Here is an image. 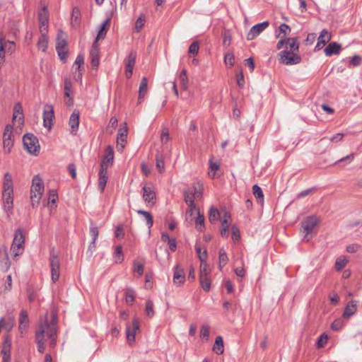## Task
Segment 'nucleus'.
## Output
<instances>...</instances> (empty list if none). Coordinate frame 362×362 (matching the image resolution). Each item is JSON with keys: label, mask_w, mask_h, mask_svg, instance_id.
<instances>
[{"label": "nucleus", "mask_w": 362, "mask_h": 362, "mask_svg": "<svg viewBox=\"0 0 362 362\" xmlns=\"http://www.w3.org/2000/svg\"><path fill=\"white\" fill-rule=\"evenodd\" d=\"M139 329V321L137 318H134L132 321V327L127 326L126 329L127 339L129 344L135 341V334L137 330Z\"/></svg>", "instance_id": "nucleus-12"}, {"label": "nucleus", "mask_w": 362, "mask_h": 362, "mask_svg": "<svg viewBox=\"0 0 362 362\" xmlns=\"http://www.w3.org/2000/svg\"><path fill=\"white\" fill-rule=\"evenodd\" d=\"M79 118H80V112L78 110L75 109L71 113L69 120V124L71 128V132L72 134H76L79 125Z\"/></svg>", "instance_id": "nucleus-13"}, {"label": "nucleus", "mask_w": 362, "mask_h": 362, "mask_svg": "<svg viewBox=\"0 0 362 362\" xmlns=\"http://www.w3.org/2000/svg\"><path fill=\"white\" fill-rule=\"evenodd\" d=\"M136 52L134 51H131L124 59L125 73H126V77L127 78H131V76L132 75L134 66L136 63Z\"/></svg>", "instance_id": "nucleus-7"}, {"label": "nucleus", "mask_w": 362, "mask_h": 362, "mask_svg": "<svg viewBox=\"0 0 362 362\" xmlns=\"http://www.w3.org/2000/svg\"><path fill=\"white\" fill-rule=\"evenodd\" d=\"M13 145V141L11 139H3L4 151L6 153L11 152V148Z\"/></svg>", "instance_id": "nucleus-52"}, {"label": "nucleus", "mask_w": 362, "mask_h": 362, "mask_svg": "<svg viewBox=\"0 0 362 362\" xmlns=\"http://www.w3.org/2000/svg\"><path fill=\"white\" fill-rule=\"evenodd\" d=\"M252 192H253L254 196L257 199H259L262 201L263 200L264 194H263V192H262V189H261V187L259 186H258L257 185H253V187H252Z\"/></svg>", "instance_id": "nucleus-49"}, {"label": "nucleus", "mask_w": 362, "mask_h": 362, "mask_svg": "<svg viewBox=\"0 0 362 362\" xmlns=\"http://www.w3.org/2000/svg\"><path fill=\"white\" fill-rule=\"evenodd\" d=\"M169 139H170V136H169L168 129L165 128L163 129V132L161 134V136H160L161 142L163 144H165L169 141Z\"/></svg>", "instance_id": "nucleus-64"}, {"label": "nucleus", "mask_w": 362, "mask_h": 362, "mask_svg": "<svg viewBox=\"0 0 362 362\" xmlns=\"http://www.w3.org/2000/svg\"><path fill=\"white\" fill-rule=\"evenodd\" d=\"M236 79H237L238 86L240 88H243L245 86V79H244V75H243V73L242 71H240L238 73H237Z\"/></svg>", "instance_id": "nucleus-60"}, {"label": "nucleus", "mask_w": 362, "mask_h": 362, "mask_svg": "<svg viewBox=\"0 0 362 362\" xmlns=\"http://www.w3.org/2000/svg\"><path fill=\"white\" fill-rule=\"evenodd\" d=\"M40 23V32L48 31L49 11L46 6H44L38 13Z\"/></svg>", "instance_id": "nucleus-8"}, {"label": "nucleus", "mask_w": 362, "mask_h": 362, "mask_svg": "<svg viewBox=\"0 0 362 362\" xmlns=\"http://www.w3.org/2000/svg\"><path fill=\"white\" fill-rule=\"evenodd\" d=\"M180 79L182 87L184 90H187L188 87V78L187 76V70L183 69L180 74Z\"/></svg>", "instance_id": "nucleus-46"}, {"label": "nucleus", "mask_w": 362, "mask_h": 362, "mask_svg": "<svg viewBox=\"0 0 362 362\" xmlns=\"http://www.w3.org/2000/svg\"><path fill=\"white\" fill-rule=\"evenodd\" d=\"M194 213H197V214L199 213V209L198 208H197L194 203L192 206L188 205V209L186 211V216H192Z\"/></svg>", "instance_id": "nucleus-61"}, {"label": "nucleus", "mask_w": 362, "mask_h": 362, "mask_svg": "<svg viewBox=\"0 0 362 362\" xmlns=\"http://www.w3.org/2000/svg\"><path fill=\"white\" fill-rule=\"evenodd\" d=\"M195 225L198 230L202 231L204 228V216L201 214L200 212L197 214V216L195 218Z\"/></svg>", "instance_id": "nucleus-41"}, {"label": "nucleus", "mask_w": 362, "mask_h": 362, "mask_svg": "<svg viewBox=\"0 0 362 362\" xmlns=\"http://www.w3.org/2000/svg\"><path fill=\"white\" fill-rule=\"evenodd\" d=\"M281 62L286 65L297 64L300 62V57L295 52L284 50L279 53Z\"/></svg>", "instance_id": "nucleus-6"}, {"label": "nucleus", "mask_w": 362, "mask_h": 362, "mask_svg": "<svg viewBox=\"0 0 362 362\" xmlns=\"http://www.w3.org/2000/svg\"><path fill=\"white\" fill-rule=\"evenodd\" d=\"M54 118V110L52 105H46L43 111V124L48 129H51Z\"/></svg>", "instance_id": "nucleus-10"}, {"label": "nucleus", "mask_w": 362, "mask_h": 362, "mask_svg": "<svg viewBox=\"0 0 362 362\" xmlns=\"http://www.w3.org/2000/svg\"><path fill=\"white\" fill-rule=\"evenodd\" d=\"M145 279V288H151L153 287V273H146Z\"/></svg>", "instance_id": "nucleus-56"}, {"label": "nucleus", "mask_w": 362, "mask_h": 362, "mask_svg": "<svg viewBox=\"0 0 362 362\" xmlns=\"http://www.w3.org/2000/svg\"><path fill=\"white\" fill-rule=\"evenodd\" d=\"M90 57L91 58V65L93 68H98L100 62L99 59V49L98 47V43L96 41H94L91 49L90 51Z\"/></svg>", "instance_id": "nucleus-15"}, {"label": "nucleus", "mask_w": 362, "mask_h": 362, "mask_svg": "<svg viewBox=\"0 0 362 362\" xmlns=\"http://www.w3.org/2000/svg\"><path fill=\"white\" fill-rule=\"evenodd\" d=\"M341 45L336 42H330L325 49L324 52L326 56L330 57L332 54H338L341 50Z\"/></svg>", "instance_id": "nucleus-19"}, {"label": "nucleus", "mask_w": 362, "mask_h": 362, "mask_svg": "<svg viewBox=\"0 0 362 362\" xmlns=\"http://www.w3.org/2000/svg\"><path fill=\"white\" fill-rule=\"evenodd\" d=\"M98 178V188L103 192L107 182V170L100 169Z\"/></svg>", "instance_id": "nucleus-21"}, {"label": "nucleus", "mask_w": 362, "mask_h": 362, "mask_svg": "<svg viewBox=\"0 0 362 362\" xmlns=\"http://www.w3.org/2000/svg\"><path fill=\"white\" fill-rule=\"evenodd\" d=\"M127 129L125 127L124 129L120 128L119 129V132L117 134V144H118V146L122 144H125L127 141Z\"/></svg>", "instance_id": "nucleus-36"}, {"label": "nucleus", "mask_w": 362, "mask_h": 362, "mask_svg": "<svg viewBox=\"0 0 362 362\" xmlns=\"http://www.w3.org/2000/svg\"><path fill=\"white\" fill-rule=\"evenodd\" d=\"M349 262V259L345 256H340L339 257L335 262V268L337 271H340L343 269L345 266L346 265L347 262Z\"/></svg>", "instance_id": "nucleus-34"}, {"label": "nucleus", "mask_w": 362, "mask_h": 362, "mask_svg": "<svg viewBox=\"0 0 362 362\" xmlns=\"http://www.w3.org/2000/svg\"><path fill=\"white\" fill-rule=\"evenodd\" d=\"M146 21V16L144 14H141L135 23V30L136 33H139L141 29L144 27Z\"/></svg>", "instance_id": "nucleus-44"}, {"label": "nucleus", "mask_w": 362, "mask_h": 362, "mask_svg": "<svg viewBox=\"0 0 362 362\" xmlns=\"http://www.w3.org/2000/svg\"><path fill=\"white\" fill-rule=\"evenodd\" d=\"M199 43L197 41H194L193 42L189 47V50H188V52L189 54H192V55H196L198 54V52H199Z\"/></svg>", "instance_id": "nucleus-54"}, {"label": "nucleus", "mask_w": 362, "mask_h": 362, "mask_svg": "<svg viewBox=\"0 0 362 362\" xmlns=\"http://www.w3.org/2000/svg\"><path fill=\"white\" fill-rule=\"evenodd\" d=\"M67 45L66 34L61 30L58 31L56 41V50L65 49Z\"/></svg>", "instance_id": "nucleus-20"}, {"label": "nucleus", "mask_w": 362, "mask_h": 362, "mask_svg": "<svg viewBox=\"0 0 362 362\" xmlns=\"http://www.w3.org/2000/svg\"><path fill=\"white\" fill-rule=\"evenodd\" d=\"M110 19L107 18L100 25V30L98 33V35L95 41L97 42L98 40L105 37L107 31V28L106 27L110 23Z\"/></svg>", "instance_id": "nucleus-30"}, {"label": "nucleus", "mask_w": 362, "mask_h": 362, "mask_svg": "<svg viewBox=\"0 0 362 362\" xmlns=\"http://www.w3.org/2000/svg\"><path fill=\"white\" fill-rule=\"evenodd\" d=\"M202 185L200 183H197V185L193 186L191 189L193 192V194L194 195V199H201L202 197Z\"/></svg>", "instance_id": "nucleus-45"}, {"label": "nucleus", "mask_w": 362, "mask_h": 362, "mask_svg": "<svg viewBox=\"0 0 362 362\" xmlns=\"http://www.w3.org/2000/svg\"><path fill=\"white\" fill-rule=\"evenodd\" d=\"M3 192H13L12 177L9 173L4 175Z\"/></svg>", "instance_id": "nucleus-26"}, {"label": "nucleus", "mask_w": 362, "mask_h": 362, "mask_svg": "<svg viewBox=\"0 0 362 362\" xmlns=\"http://www.w3.org/2000/svg\"><path fill=\"white\" fill-rule=\"evenodd\" d=\"M57 316L54 313H52L51 317L45 315L40 317L39 324L35 332L36 343L37 351L43 353L45 346V337L49 340V346L53 348L57 344Z\"/></svg>", "instance_id": "nucleus-1"}, {"label": "nucleus", "mask_w": 362, "mask_h": 362, "mask_svg": "<svg viewBox=\"0 0 362 362\" xmlns=\"http://www.w3.org/2000/svg\"><path fill=\"white\" fill-rule=\"evenodd\" d=\"M114 159V152L110 146L105 149V155L100 163V169L107 170L110 165H112Z\"/></svg>", "instance_id": "nucleus-14"}, {"label": "nucleus", "mask_w": 362, "mask_h": 362, "mask_svg": "<svg viewBox=\"0 0 362 362\" xmlns=\"http://www.w3.org/2000/svg\"><path fill=\"white\" fill-rule=\"evenodd\" d=\"M135 300V293L132 288H127L125 291V300L129 305H132Z\"/></svg>", "instance_id": "nucleus-38"}, {"label": "nucleus", "mask_w": 362, "mask_h": 362, "mask_svg": "<svg viewBox=\"0 0 362 362\" xmlns=\"http://www.w3.org/2000/svg\"><path fill=\"white\" fill-rule=\"evenodd\" d=\"M289 45L290 52H298L299 43L297 37L287 38V43Z\"/></svg>", "instance_id": "nucleus-31"}, {"label": "nucleus", "mask_w": 362, "mask_h": 362, "mask_svg": "<svg viewBox=\"0 0 362 362\" xmlns=\"http://www.w3.org/2000/svg\"><path fill=\"white\" fill-rule=\"evenodd\" d=\"M153 303L151 300H148L146 303V313L149 317H152L154 315Z\"/></svg>", "instance_id": "nucleus-50"}, {"label": "nucleus", "mask_w": 362, "mask_h": 362, "mask_svg": "<svg viewBox=\"0 0 362 362\" xmlns=\"http://www.w3.org/2000/svg\"><path fill=\"white\" fill-rule=\"evenodd\" d=\"M209 337V328L207 325H202L200 329V337L208 339Z\"/></svg>", "instance_id": "nucleus-62"}, {"label": "nucleus", "mask_w": 362, "mask_h": 362, "mask_svg": "<svg viewBox=\"0 0 362 362\" xmlns=\"http://www.w3.org/2000/svg\"><path fill=\"white\" fill-rule=\"evenodd\" d=\"M44 190V185L39 175L34 176L30 189V199L33 206L39 204Z\"/></svg>", "instance_id": "nucleus-2"}, {"label": "nucleus", "mask_w": 362, "mask_h": 362, "mask_svg": "<svg viewBox=\"0 0 362 362\" xmlns=\"http://www.w3.org/2000/svg\"><path fill=\"white\" fill-rule=\"evenodd\" d=\"M148 89V79L146 77H143L139 86V100L144 98L145 94L147 92Z\"/></svg>", "instance_id": "nucleus-29"}, {"label": "nucleus", "mask_w": 362, "mask_h": 362, "mask_svg": "<svg viewBox=\"0 0 362 362\" xmlns=\"http://www.w3.org/2000/svg\"><path fill=\"white\" fill-rule=\"evenodd\" d=\"M48 31L40 32V37H39L37 43V47L39 49L43 52H46L48 45V37L47 35Z\"/></svg>", "instance_id": "nucleus-23"}, {"label": "nucleus", "mask_w": 362, "mask_h": 362, "mask_svg": "<svg viewBox=\"0 0 362 362\" xmlns=\"http://www.w3.org/2000/svg\"><path fill=\"white\" fill-rule=\"evenodd\" d=\"M137 213L144 216L146 221V224L148 227L150 228L153 224V216H151V214L148 211L141 209L138 210Z\"/></svg>", "instance_id": "nucleus-40"}, {"label": "nucleus", "mask_w": 362, "mask_h": 362, "mask_svg": "<svg viewBox=\"0 0 362 362\" xmlns=\"http://www.w3.org/2000/svg\"><path fill=\"white\" fill-rule=\"evenodd\" d=\"M317 222L318 220L315 216H308L301 222L300 230L303 233L305 234L303 239L304 241H309L310 238L309 235L313 231L314 228L317 224Z\"/></svg>", "instance_id": "nucleus-4"}, {"label": "nucleus", "mask_w": 362, "mask_h": 362, "mask_svg": "<svg viewBox=\"0 0 362 362\" xmlns=\"http://www.w3.org/2000/svg\"><path fill=\"white\" fill-rule=\"evenodd\" d=\"M224 62L226 66L232 67L234 65V54L231 52H228L224 57Z\"/></svg>", "instance_id": "nucleus-48"}, {"label": "nucleus", "mask_w": 362, "mask_h": 362, "mask_svg": "<svg viewBox=\"0 0 362 362\" xmlns=\"http://www.w3.org/2000/svg\"><path fill=\"white\" fill-rule=\"evenodd\" d=\"M220 216L218 210L214 206H211L209 212V220L211 223H213L218 220Z\"/></svg>", "instance_id": "nucleus-42"}, {"label": "nucleus", "mask_w": 362, "mask_h": 362, "mask_svg": "<svg viewBox=\"0 0 362 362\" xmlns=\"http://www.w3.org/2000/svg\"><path fill=\"white\" fill-rule=\"evenodd\" d=\"M29 325V318L28 313L25 310H22L19 315V330L21 334L25 332Z\"/></svg>", "instance_id": "nucleus-16"}, {"label": "nucleus", "mask_w": 362, "mask_h": 362, "mask_svg": "<svg viewBox=\"0 0 362 362\" xmlns=\"http://www.w3.org/2000/svg\"><path fill=\"white\" fill-rule=\"evenodd\" d=\"M357 310V305L356 301L351 300L346 305L344 311L343 313V317L345 318H349L352 316Z\"/></svg>", "instance_id": "nucleus-22"}, {"label": "nucleus", "mask_w": 362, "mask_h": 362, "mask_svg": "<svg viewBox=\"0 0 362 362\" xmlns=\"http://www.w3.org/2000/svg\"><path fill=\"white\" fill-rule=\"evenodd\" d=\"M10 268V261L6 250H0V269L8 271Z\"/></svg>", "instance_id": "nucleus-18"}, {"label": "nucleus", "mask_w": 362, "mask_h": 362, "mask_svg": "<svg viewBox=\"0 0 362 362\" xmlns=\"http://www.w3.org/2000/svg\"><path fill=\"white\" fill-rule=\"evenodd\" d=\"M50 267H51V272H59V270L60 269L59 259L58 257L54 255V252H51Z\"/></svg>", "instance_id": "nucleus-28"}, {"label": "nucleus", "mask_w": 362, "mask_h": 362, "mask_svg": "<svg viewBox=\"0 0 362 362\" xmlns=\"http://www.w3.org/2000/svg\"><path fill=\"white\" fill-rule=\"evenodd\" d=\"M344 326L343 321L340 319L335 320L331 325V328L332 330L338 331L342 328Z\"/></svg>", "instance_id": "nucleus-59"}, {"label": "nucleus", "mask_w": 362, "mask_h": 362, "mask_svg": "<svg viewBox=\"0 0 362 362\" xmlns=\"http://www.w3.org/2000/svg\"><path fill=\"white\" fill-rule=\"evenodd\" d=\"M228 261V255L223 248H221L219 251V269H222Z\"/></svg>", "instance_id": "nucleus-37"}, {"label": "nucleus", "mask_w": 362, "mask_h": 362, "mask_svg": "<svg viewBox=\"0 0 362 362\" xmlns=\"http://www.w3.org/2000/svg\"><path fill=\"white\" fill-rule=\"evenodd\" d=\"M327 340H328V336L326 334L324 333V334H321L317 341V348L323 347L327 342Z\"/></svg>", "instance_id": "nucleus-55"}, {"label": "nucleus", "mask_w": 362, "mask_h": 362, "mask_svg": "<svg viewBox=\"0 0 362 362\" xmlns=\"http://www.w3.org/2000/svg\"><path fill=\"white\" fill-rule=\"evenodd\" d=\"M362 58L358 55H354L349 62V64L354 66H358L361 64Z\"/></svg>", "instance_id": "nucleus-63"}, {"label": "nucleus", "mask_w": 362, "mask_h": 362, "mask_svg": "<svg viewBox=\"0 0 362 362\" xmlns=\"http://www.w3.org/2000/svg\"><path fill=\"white\" fill-rule=\"evenodd\" d=\"M185 201L187 205H192L194 203V195L191 189L185 190L184 192Z\"/></svg>", "instance_id": "nucleus-39"}, {"label": "nucleus", "mask_w": 362, "mask_h": 362, "mask_svg": "<svg viewBox=\"0 0 362 362\" xmlns=\"http://www.w3.org/2000/svg\"><path fill=\"white\" fill-rule=\"evenodd\" d=\"M143 189V198L146 203L153 205L156 201V192L151 185H144Z\"/></svg>", "instance_id": "nucleus-11"}, {"label": "nucleus", "mask_w": 362, "mask_h": 362, "mask_svg": "<svg viewBox=\"0 0 362 362\" xmlns=\"http://www.w3.org/2000/svg\"><path fill=\"white\" fill-rule=\"evenodd\" d=\"M113 257L116 263H121L124 259L122 248L121 245H117L113 253Z\"/></svg>", "instance_id": "nucleus-35"}, {"label": "nucleus", "mask_w": 362, "mask_h": 362, "mask_svg": "<svg viewBox=\"0 0 362 362\" xmlns=\"http://www.w3.org/2000/svg\"><path fill=\"white\" fill-rule=\"evenodd\" d=\"M185 281V273H174L173 282L175 284L180 286Z\"/></svg>", "instance_id": "nucleus-47"}, {"label": "nucleus", "mask_w": 362, "mask_h": 362, "mask_svg": "<svg viewBox=\"0 0 362 362\" xmlns=\"http://www.w3.org/2000/svg\"><path fill=\"white\" fill-rule=\"evenodd\" d=\"M4 49L6 50L7 52L12 54L15 52L16 45L13 41L8 40L5 44H4Z\"/></svg>", "instance_id": "nucleus-53"}, {"label": "nucleus", "mask_w": 362, "mask_h": 362, "mask_svg": "<svg viewBox=\"0 0 362 362\" xmlns=\"http://www.w3.org/2000/svg\"><path fill=\"white\" fill-rule=\"evenodd\" d=\"M269 26L268 21H264L252 26L247 35V40H252Z\"/></svg>", "instance_id": "nucleus-9"}, {"label": "nucleus", "mask_w": 362, "mask_h": 362, "mask_svg": "<svg viewBox=\"0 0 362 362\" xmlns=\"http://www.w3.org/2000/svg\"><path fill=\"white\" fill-rule=\"evenodd\" d=\"M156 168H158V171L160 173H163L165 168L164 158L163 156L159 152H157L156 154Z\"/></svg>", "instance_id": "nucleus-33"}, {"label": "nucleus", "mask_w": 362, "mask_h": 362, "mask_svg": "<svg viewBox=\"0 0 362 362\" xmlns=\"http://www.w3.org/2000/svg\"><path fill=\"white\" fill-rule=\"evenodd\" d=\"M25 237L23 229L18 228L14 233L13 243L11 247V252L14 257L23 254L24 251Z\"/></svg>", "instance_id": "nucleus-3"}, {"label": "nucleus", "mask_w": 362, "mask_h": 362, "mask_svg": "<svg viewBox=\"0 0 362 362\" xmlns=\"http://www.w3.org/2000/svg\"><path fill=\"white\" fill-rule=\"evenodd\" d=\"M332 38L331 33L326 29H323L320 36L318 37V40H320L322 45H325L327 42H328Z\"/></svg>", "instance_id": "nucleus-32"}, {"label": "nucleus", "mask_w": 362, "mask_h": 362, "mask_svg": "<svg viewBox=\"0 0 362 362\" xmlns=\"http://www.w3.org/2000/svg\"><path fill=\"white\" fill-rule=\"evenodd\" d=\"M13 136L12 126L10 124L6 125L3 134V139H11Z\"/></svg>", "instance_id": "nucleus-51"}, {"label": "nucleus", "mask_w": 362, "mask_h": 362, "mask_svg": "<svg viewBox=\"0 0 362 362\" xmlns=\"http://www.w3.org/2000/svg\"><path fill=\"white\" fill-rule=\"evenodd\" d=\"M212 349L218 355H221L223 353L224 346L222 337H216Z\"/></svg>", "instance_id": "nucleus-27"}, {"label": "nucleus", "mask_w": 362, "mask_h": 362, "mask_svg": "<svg viewBox=\"0 0 362 362\" xmlns=\"http://www.w3.org/2000/svg\"><path fill=\"white\" fill-rule=\"evenodd\" d=\"M279 28L280 33L278 35V37H281V38H284L286 35H288L291 31V28L285 23L281 24Z\"/></svg>", "instance_id": "nucleus-43"}, {"label": "nucleus", "mask_w": 362, "mask_h": 362, "mask_svg": "<svg viewBox=\"0 0 362 362\" xmlns=\"http://www.w3.org/2000/svg\"><path fill=\"white\" fill-rule=\"evenodd\" d=\"M1 327L4 328L7 332L11 330L15 325V318L13 316H8L6 318H1L0 320Z\"/></svg>", "instance_id": "nucleus-25"}, {"label": "nucleus", "mask_w": 362, "mask_h": 362, "mask_svg": "<svg viewBox=\"0 0 362 362\" xmlns=\"http://www.w3.org/2000/svg\"><path fill=\"white\" fill-rule=\"evenodd\" d=\"M209 273H200L199 281L202 288L204 291H209L211 288V280Z\"/></svg>", "instance_id": "nucleus-24"}, {"label": "nucleus", "mask_w": 362, "mask_h": 362, "mask_svg": "<svg viewBox=\"0 0 362 362\" xmlns=\"http://www.w3.org/2000/svg\"><path fill=\"white\" fill-rule=\"evenodd\" d=\"M13 192H3V202L4 210L8 213L13 208Z\"/></svg>", "instance_id": "nucleus-17"}, {"label": "nucleus", "mask_w": 362, "mask_h": 362, "mask_svg": "<svg viewBox=\"0 0 362 362\" xmlns=\"http://www.w3.org/2000/svg\"><path fill=\"white\" fill-rule=\"evenodd\" d=\"M220 166L218 163H214L211 160L209 162V168L211 172H209V175L212 178L215 176V172L219 169Z\"/></svg>", "instance_id": "nucleus-57"}, {"label": "nucleus", "mask_w": 362, "mask_h": 362, "mask_svg": "<svg viewBox=\"0 0 362 362\" xmlns=\"http://www.w3.org/2000/svg\"><path fill=\"white\" fill-rule=\"evenodd\" d=\"M25 148L31 154L37 155L40 151L38 140L33 134H26L23 137Z\"/></svg>", "instance_id": "nucleus-5"}, {"label": "nucleus", "mask_w": 362, "mask_h": 362, "mask_svg": "<svg viewBox=\"0 0 362 362\" xmlns=\"http://www.w3.org/2000/svg\"><path fill=\"white\" fill-rule=\"evenodd\" d=\"M230 214L228 212H225L223 214V218L221 219V226L228 228L230 225Z\"/></svg>", "instance_id": "nucleus-58"}]
</instances>
